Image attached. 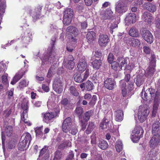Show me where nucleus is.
<instances>
[{
	"instance_id": "obj_50",
	"label": "nucleus",
	"mask_w": 160,
	"mask_h": 160,
	"mask_svg": "<svg viewBox=\"0 0 160 160\" xmlns=\"http://www.w3.org/2000/svg\"><path fill=\"white\" fill-rule=\"evenodd\" d=\"M8 75L5 74L2 77V82L4 84L6 87L8 86L9 83L7 79Z\"/></svg>"
},
{
	"instance_id": "obj_64",
	"label": "nucleus",
	"mask_w": 160,
	"mask_h": 160,
	"mask_svg": "<svg viewBox=\"0 0 160 160\" xmlns=\"http://www.w3.org/2000/svg\"><path fill=\"white\" fill-rule=\"evenodd\" d=\"M141 160H153L152 157L150 156L149 155H147L145 157L142 158Z\"/></svg>"
},
{
	"instance_id": "obj_19",
	"label": "nucleus",
	"mask_w": 160,
	"mask_h": 160,
	"mask_svg": "<svg viewBox=\"0 0 160 160\" xmlns=\"http://www.w3.org/2000/svg\"><path fill=\"white\" fill-rule=\"evenodd\" d=\"M92 114L91 111H88L85 114V116L84 117V122L82 120H81V125L82 127V129L84 130L87 125L86 122L89 120L90 116Z\"/></svg>"
},
{
	"instance_id": "obj_30",
	"label": "nucleus",
	"mask_w": 160,
	"mask_h": 160,
	"mask_svg": "<svg viewBox=\"0 0 160 160\" xmlns=\"http://www.w3.org/2000/svg\"><path fill=\"white\" fill-rule=\"evenodd\" d=\"M87 38L89 42H92L96 39V33L92 31L88 32L87 35Z\"/></svg>"
},
{
	"instance_id": "obj_38",
	"label": "nucleus",
	"mask_w": 160,
	"mask_h": 160,
	"mask_svg": "<svg viewBox=\"0 0 160 160\" xmlns=\"http://www.w3.org/2000/svg\"><path fill=\"white\" fill-rule=\"evenodd\" d=\"M98 145L100 148L103 150L106 149L108 147V143L103 140H101L99 141Z\"/></svg>"
},
{
	"instance_id": "obj_6",
	"label": "nucleus",
	"mask_w": 160,
	"mask_h": 160,
	"mask_svg": "<svg viewBox=\"0 0 160 160\" xmlns=\"http://www.w3.org/2000/svg\"><path fill=\"white\" fill-rule=\"evenodd\" d=\"M120 83V86L121 89L123 97H125L129 91H130L133 88V83L131 82L127 89L126 88V83L125 82L124 80H121Z\"/></svg>"
},
{
	"instance_id": "obj_1",
	"label": "nucleus",
	"mask_w": 160,
	"mask_h": 160,
	"mask_svg": "<svg viewBox=\"0 0 160 160\" xmlns=\"http://www.w3.org/2000/svg\"><path fill=\"white\" fill-rule=\"evenodd\" d=\"M149 112V108L146 105L140 106L138 112V118L141 122H143L147 118Z\"/></svg>"
},
{
	"instance_id": "obj_40",
	"label": "nucleus",
	"mask_w": 160,
	"mask_h": 160,
	"mask_svg": "<svg viewBox=\"0 0 160 160\" xmlns=\"http://www.w3.org/2000/svg\"><path fill=\"white\" fill-rule=\"evenodd\" d=\"M27 143H28L27 142H26V141H24L21 139L20 141L19 142L18 145L19 150L20 151H23L25 149Z\"/></svg>"
},
{
	"instance_id": "obj_46",
	"label": "nucleus",
	"mask_w": 160,
	"mask_h": 160,
	"mask_svg": "<svg viewBox=\"0 0 160 160\" xmlns=\"http://www.w3.org/2000/svg\"><path fill=\"white\" fill-rule=\"evenodd\" d=\"M28 81H27L25 80L21 81L19 83V85L18 88L20 89L23 88L28 85Z\"/></svg>"
},
{
	"instance_id": "obj_22",
	"label": "nucleus",
	"mask_w": 160,
	"mask_h": 160,
	"mask_svg": "<svg viewBox=\"0 0 160 160\" xmlns=\"http://www.w3.org/2000/svg\"><path fill=\"white\" fill-rule=\"evenodd\" d=\"M43 126L37 127L34 129L37 137L43 139H45L46 138L47 136L42 132L43 129Z\"/></svg>"
},
{
	"instance_id": "obj_43",
	"label": "nucleus",
	"mask_w": 160,
	"mask_h": 160,
	"mask_svg": "<svg viewBox=\"0 0 160 160\" xmlns=\"http://www.w3.org/2000/svg\"><path fill=\"white\" fill-rule=\"evenodd\" d=\"M129 34L132 37H137L139 35V33L137 30L134 28H131L129 31Z\"/></svg>"
},
{
	"instance_id": "obj_9",
	"label": "nucleus",
	"mask_w": 160,
	"mask_h": 160,
	"mask_svg": "<svg viewBox=\"0 0 160 160\" xmlns=\"http://www.w3.org/2000/svg\"><path fill=\"white\" fill-rule=\"evenodd\" d=\"M155 60L153 59L150 61L149 67L147 69V72L146 75L147 77L149 78L152 76L155 71Z\"/></svg>"
},
{
	"instance_id": "obj_25",
	"label": "nucleus",
	"mask_w": 160,
	"mask_h": 160,
	"mask_svg": "<svg viewBox=\"0 0 160 160\" xmlns=\"http://www.w3.org/2000/svg\"><path fill=\"white\" fill-rule=\"evenodd\" d=\"M118 61L121 70L122 69V67L125 69L126 66L129 61L128 58H123L122 57L118 58Z\"/></svg>"
},
{
	"instance_id": "obj_42",
	"label": "nucleus",
	"mask_w": 160,
	"mask_h": 160,
	"mask_svg": "<svg viewBox=\"0 0 160 160\" xmlns=\"http://www.w3.org/2000/svg\"><path fill=\"white\" fill-rule=\"evenodd\" d=\"M63 24L65 25H67L70 24L72 20V18L68 17L66 14L63 15Z\"/></svg>"
},
{
	"instance_id": "obj_11",
	"label": "nucleus",
	"mask_w": 160,
	"mask_h": 160,
	"mask_svg": "<svg viewBox=\"0 0 160 160\" xmlns=\"http://www.w3.org/2000/svg\"><path fill=\"white\" fill-rule=\"evenodd\" d=\"M72 120L70 118L66 119L63 122L62 125V130L63 132L67 133L69 130V129L72 127Z\"/></svg>"
},
{
	"instance_id": "obj_18",
	"label": "nucleus",
	"mask_w": 160,
	"mask_h": 160,
	"mask_svg": "<svg viewBox=\"0 0 160 160\" xmlns=\"http://www.w3.org/2000/svg\"><path fill=\"white\" fill-rule=\"evenodd\" d=\"M128 4L123 0L119 1L118 3L116 4L115 10H127L128 5Z\"/></svg>"
},
{
	"instance_id": "obj_49",
	"label": "nucleus",
	"mask_w": 160,
	"mask_h": 160,
	"mask_svg": "<svg viewBox=\"0 0 160 160\" xmlns=\"http://www.w3.org/2000/svg\"><path fill=\"white\" fill-rule=\"evenodd\" d=\"M74 79L76 82H81L84 81L81 75L79 74L75 75Z\"/></svg>"
},
{
	"instance_id": "obj_21",
	"label": "nucleus",
	"mask_w": 160,
	"mask_h": 160,
	"mask_svg": "<svg viewBox=\"0 0 160 160\" xmlns=\"http://www.w3.org/2000/svg\"><path fill=\"white\" fill-rule=\"evenodd\" d=\"M115 85V82L112 79L107 78L104 81L105 87L108 89L112 90L113 89Z\"/></svg>"
},
{
	"instance_id": "obj_28",
	"label": "nucleus",
	"mask_w": 160,
	"mask_h": 160,
	"mask_svg": "<svg viewBox=\"0 0 160 160\" xmlns=\"http://www.w3.org/2000/svg\"><path fill=\"white\" fill-rule=\"evenodd\" d=\"M160 131V123L158 120L154 122L152 125V134L156 133Z\"/></svg>"
},
{
	"instance_id": "obj_37",
	"label": "nucleus",
	"mask_w": 160,
	"mask_h": 160,
	"mask_svg": "<svg viewBox=\"0 0 160 160\" xmlns=\"http://www.w3.org/2000/svg\"><path fill=\"white\" fill-rule=\"evenodd\" d=\"M109 119L108 118H104L100 124V128L101 129H103L107 128L108 127V122Z\"/></svg>"
},
{
	"instance_id": "obj_24",
	"label": "nucleus",
	"mask_w": 160,
	"mask_h": 160,
	"mask_svg": "<svg viewBox=\"0 0 160 160\" xmlns=\"http://www.w3.org/2000/svg\"><path fill=\"white\" fill-rule=\"evenodd\" d=\"M142 19L149 24H151L153 21L152 18L150 15V13L148 11H146L144 13Z\"/></svg>"
},
{
	"instance_id": "obj_41",
	"label": "nucleus",
	"mask_w": 160,
	"mask_h": 160,
	"mask_svg": "<svg viewBox=\"0 0 160 160\" xmlns=\"http://www.w3.org/2000/svg\"><path fill=\"white\" fill-rule=\"evenodd\" d=\"M116 151L120 152L122 150V144L121 141L118 140L116 141L115 145Z\"/></svg>"
},
{
	"instance_id": "obj_63",
	"label": "nucleus",
	"mask_w": 160,
	"mask_h": 160,
	"mask_svg": "<svg viewBox=\"0 0 160 160\" xmlns=\"http://www.w3.org/2000/svg\"><path fill=\"white\" fill-rule=\"evenodd\" d=\"M91 143L92 144H95L96 143V137L94 134L92 135L91 136Z\"/></svg>"
},
{
	"instance_id": "obj_29",
	"label": "nucleus",
	"mask_w": 160,
	"mask_h": 160,
	"mask_svg": "<svg viewBox=\"0 0 160 160\" xmlns=\"http://www.w3.org/2000/svg\"><path fill=\"white\" fill-rule=\"evenodd\" d=\"M31 33L29 32L28 33V35H27L24 37L22 38V42L23 44H24L23 46L25 45V47H26L28 43L31 41Z\"/></svg>"
},
{
	"instance_id": "obj_33",
	"label": "nucleus",
	"mask_w": 160,
	"mask_h": 160,
	"mask_svg": "<svg viewBox=\"0 0 160 160\" xmlns=\"http://www.w3.org/2000/svg\"><path fill=\"white\" fill-rule=\"evenodd\" d=\"M48 147L45 146L41 150L40 152L39 157L42 156L43 155L45 154L46 156L45 159V160L47 159L49 157V150L48 149Z\"/></svg>"
},
{
	"instance_id": "obj_13",
	"label": "nucleus",
	"mask_w": 160,
	"mask_h": 160,
	"mask_svg": "<svg viewBox=\"0 0 160 160\" xmlns=\"http://www.w3.org/2000/svg\"><path fill=\"white\" fill-rule=\"evenodd\" d=\"M136 21V15L134 13H129L125 18L126 25H129L135 22Z\"/></svg>"
},
{
	"instance_id": "obj_48",
	"label": "nucleus",
	"mask_w": 160,
	"mask_h": 160,
	"mask_svg": "<svg viewBox=\"0 0 160 160\" xmlns=\"http://www.w3.org/2000/svg\"><path fill=\"white\" fill-rule=\"evenodd\" d=\"M56 72L55 68L54 67H51L49 69L47 74V77L50 78Z\"/></svg>"
},
{
	"instance_id": "obj_26",
	"label": "nucleus",
	"mask_w": 160,
	"mask_h": 160,
	"mask_svg": "<svg viewBox=\"0 0 160 160\" xmlns=\"http://www.w3.org/2000/svg\"><path fill=\"white\" fill-rule=\"evenodd\" d=\"M144 78L145 76L142 74H139L137 76V78L134 79V82L138 86H140L142 84Z\"/></svg>"
},
{
	"instance_id": "obj_8",
	"label": "nucleus",
	"mask_w": 160,
	"mask_h": 160,
	"mask_svg": "<svg viewBox=\"0 0 160 160\" xmlns=\"http://www.w3.org/2000/svg\"><path fill=\"white\" fill-rule=\"evenodd\" d=\"M160 142V135L158 133L153 134L150 141V147L155 148L159 144Z\"/></svg>"
},
{
	"instance_id": "obj_60",
	"label": "nucleus",
	"mask_w": 160,
	"mask_h": 160,
	"mask_svg": "<svg viewBox=\"0 0 160 160\" xmlns=\"http://www.w3.org/2000/svg\"><path fill=\"white\" fill-rule=\"evenodd\" d=\"M93 54L96 58H99L102 56V53L98 50H95L94 52H93Z\"/></svg>"
},
{
	"instance_id": "obj_12",
	"label": "nucleus",
	"mask_w": 160,
	"mask_h": 160,
	"mask_svg": "<svg viewBox=\"0 0 160 160\" xmlns=\"http://www.w3.org/2000/svg\"><path fill=\"white\" fill-rule=\"evenodd\" d=\"M151 97L154 100L152 111V116L155 117L156 115L158 107L160 103V97L154 96Z\"/></svg>"
},
{
	"instance_id": "obj_17",
	"label": "nucleus",
	"mask_w": 160,
	"mask_h": 160,
	"mask_svg": "<svg viewBox=\"0 0 160 160\" xmlns=\"http://www.w3.org/2000/svg\"><path fill=\"white\" fill-rule=\"evenodd\" d=\"M87 63L84 59H81L79 60L77 67L78 71L80 72H82L86 69Z\"/></svg>"
},
{
	"instance_id": "obj_47",
	"label": "nucleus",
	"mask_w": 160,
	"mask_h": 160,
	"mask_svg": "<svg viewBox=\"0 0 160 160\" xmlns=\"http://www.w3.org/2000/svg\"><path fill=\"white\" fill-rule=\"evenodd\" d=\"M111 64L112 69L114 71L121 70L118 62L114 61Z\"/></svg>"
},
{
	"instance_id": "obj_15",
	"label": "nucleus",
	"mask_w": 160,
	"mask_h": 160,
	"mask_svg": "<svg viewBox=\"0 0 160 160\" xmlns=\"http://www.w3.org/2000/svg\"><path fill=\"white\" fill-rule=\"evenodd\" d=\"M109 42L108 37L104 34H101L99 36L98 43L101 46H105Z\"/></svg>"
},
{
	"instance_id": "obj_44",
	"label": "nucleus",
	"mask_w": 160,
	"mask_h": 160,
	"mask_svg": "<svg viewBox=\"0 0 160 160\" xmlns=\"http://www.w3.org/2000/svg\"><path fill=\"white\" fill-rule=\"evenodd\" d=\"M135 63L132 62V61H129V63L127 64L126 66L125 69L126 70H128L131 71L135 67Z\"/></svg>"
},
{
	"instance_id": "obj_55",
	"label": "nucleus",
	"mask_w": 160,
	"mask_h": 160,
	"mask_svg": "<svg viewBox=\"0 0 160 160\" xmlns=\"http://www.w3.org/2000/svg\"><path fill=\"white\" fill-rule=\"evenodd\" d=\"M66 14L68 16V17L72 18L73 16V11H64L63 15H65Z\"/></svg>"
},
{
	"instance_id": "obj_36",
	"label": "nucleus",
	"mask_w": 160,
	"mask_h": 160,
	"mask_svg": "<svg viewBox=\"0 0 160 160\" xmlns=\"http://www.w3.org/2000/svg\"><path fill=\"white\" fill-rule=\"evenodd\" d=\"M12 127L11 126H7L5 130V132H2V139L3 138V134H4V133L8 136L11 135L12 132Z\"/></svg>"
},
{
	"instance_id": "obj_59",
	"label": "nucleus",
	"mask_w": 160,
	"mask_h": 160,
	"mask_svg": "<svg viewBox=\"0 0 160 160\" xmlns=\"http://www.w3.org/2000/svg\"><path fill=\"white\" fill-rule=\"evenodd\" d=\"M6 69V64L3 63H0V72H3Z\"/></svg>"
},
{
	"instance_id": "obj_53",
	"label": "nucleus",
	"mask_w": 160,
	"mask_h": 160,
	"mask_svg": "<svg viewBox=\"0 0 160 160\" xmlns=\"http://www.w3.org/2000/svg\"><path fill=\"white\" fill-rule=\"evenodd\" d=\"M70 92L71 94L74 96H78L79 94V93L75 88L73 86H71L70 88Z\"/></svg>"
},
{
	"instance_id": "obj_56",
	"label": "nucleus",
	"mask_w": 160,
	"mask_h": 160,
	"mask_svg": "<svg viewBox=\"0 0 160 160\" xmlns=\"http://www.w3.org/2000/svg\"><path fill=\"white\" fill-rule=\"evenodd\" d=\"M61 153L59 151H57L56 152L54 160H60L61 157Z\"/></svg>"
},
{
	"instance_id": "obj_34",
	"label": "nucleus",
	"mask_w": 160,
	"mask_h": 160,
	"mask_svg": "<svg viewBox=\"0 0 160 160\" xmlns=\"http://www.w3.org/2000/svg\"><path fill=\"white\" fill-rule=\"evenodd\" d=\"M22 140H23L24 141H26L27 143L28 142L29 145L31 140L32 138L31 135L28 132L24 133L22 136Z\"/></svg>"
},
{
	"instance_id": "obj_20",
	"label": "nucleus",
	"mask_w": 160,
	"mask_h": 160,
	"mask_svg": "<svg viewBox=\"0 0 160 160\" xmlns=\"http://www.w3.org/2000/svg\"><path fill=\"white\" fill-rule=\"evenodd\" d=\"M142 36L144 39L148 43H151L153 42V36L149 31H146L145 32L142 34Z\"/></svg>"
},
{
	"instance_id": "obj_62",
	"label": "nucleus",
	"mask_w": 160,
	"mask_h": 160,
	"mask_svg": "<svg viewBox=\"0 0 160 160\" xmlns=\"http://www.w3.org/2000/svg\"><path fill=\"white\" fill-rule=\"evenodd\" d=\"M89 69H86L85 73H84V75L83 77V79L84 80H85L89 76Z\"/></svg>"
},
{
	"instance_id": "obj_57",
	"label": "nucleus",
	"mask_w": 160,
	"mask_h": 160,
	"mask_svg": "<svg viewBox=\"0 0 160 160\" xmlns=\"http://www.w3.org/2000/svg\"><path fill=\"white\" fill-rule=\"evenodd\" d=\"M114 60L113 55L111 53H110L108 58V61L109 63H111L113 62Z\"/></svg>"
},
{
	"instance_id": "obj_4",
	"label": "nucleus",
	"mask_w": 160,
	"mask_h": 160,
	"mask_svg": "<svg viewBox=\"0 0 160 160\" xmlns=\"http://www.w3.org/2000/svg\"><path fill=\"white\" fill-rule=\"evenodd\" d=\"M66 33L68 36L69 39L71 42L73 43L76 42L77 39L76 37L78 34L77 28L73 26H70L66 30Z\"/></svg>"
},
{
	"instance_id": "obj_5",
	"label": "nucleus",
	"mask_w": 160,
	"mask_h": 160,
	"mask_svg": "<svg viewBox=\"0 0 160 160\" xmlns=\"http://www.w3.org/2000/svg\"><path fill=\"white\" fill-rule=\"evenodd\" d=\"M63 85L62 79L57 77L54 80L52 84L53 88L57 93H61L63 90Z\"/></svg>"
},
{
	"instance_id": "obj_51",
	"label": "nucleus",
	"mask_w": 160,
	"mask_h": 160,
	"mask_svg": "<svg viewBox=\"0 0 160 160\" xmlns=\"http://www.w3.org/2000/svg\"><path fill=\"white\" fill-rule=\"evenodd\" d=\"M147 91H148V89L147 90L146 92L144 91V90H143V89L141 93V96L143 100L145 101L147 100L148 99V93H149V92L148 91L147 92Z\"/></svg>"
},
{
	"instance_id": "obj_14",
	"label": "nucleus",
	"mask_w": 160,
	"mask_h": 160,
	"mask_svg": "<svg viewBox=\"0 0 160 160\" xmlns=\"http://www.w3.org/2000/svg\"><path fill=\"white\" fill-rule=\"evenodd\" d=\"M54 55L55 53L52 52V50L50 49L48 56H46L44 55L43 56H42L40 58L44 64H45L46 62H49V61L51 63L52 62V61L54 58Z\"/></svg>"
},
{
	"instance_id": "obj_3",
	"label": "nucleus",
	"mask_w": 160,
	"mask_h": 160,
	"mask_svg": "<svg viewBox=\"0 0 160 160\" xmlns=\"http://www.w3.org/2000/svg\"><path fill=\"white\" fill-rule=\"evenodd\" d=\"M144 131L142 128L140 126L135 127L134 130L132 131L131 136V138L134 142H137L141 138L143 134Z\"/></svg>"
},
{
	"instance_id": "obj_54",
	"label": "nucleus",
	"mask_w": 160,
	"mask_h": 160,
	"mask_svg": "<svg viewBox=\"0 0 160 160\" xmlns=\"http://www.w3.org/2000/svg\"><path fill=\"white\" fill-rule=\"evenodd\" d=\"M70 130H69V132L70 133L73 135H75L77 132L78 130L77 128L74 125H72V127L70 128Z\"/></svg>"
},
{
	"instance_id": "obj_45",
	"label": "nucleus",
	"mask_w": 160,
	"mask_h": 160,
	"mask_svg": "<svg viewBox=\"0 0 160 160\" xmlns=\"http://www.w3.org/2000/svg\"><path fill=\"white\" fill-rule=\"evenodd\" d=\"M71 142L66 140L64 141L59 146L60 148H63L66 147H70L71 146Z\"/></svg>"
},
{
	"instance_id": "obj_23",
	"label": "nucleus",
	"mask_w": 160,
	"mask_h": 160,
	"mask_svg": "<svg viewBox=\"0 0 160 160\" xmlns=\"http://www.w3.org/2000/svg\"><path fill=\"white\" fill-rule=\"evenodd\" d=\"M80 87L82 89L84 88L88 91H90L93 88L94 85L91 82L88 80L85 83H81Z\"/></svg>"
},
{
	"instance_id": "obj_32",
	"label": "nucleus",
	"mask_w": 160,
	"mask_h": 160,
	"mask_svg": "<svg viewBox=\"0 0 160 160\" xmlns=\"http://www.w3.org/2000/svg\"><path fill=\"white\" fill-rule=\"evenodd\" d=\"M115 119L117 121H122L123 118V113L121 110H118L115 112Z\"/></svg>"
},
{
	"instance_id": "obj_16",
	"label": "nucleus",
	"mask_w": 160,
	"mask_h": 160,
	"mask_svg": "<svg viewBox=\"0 0 160 160\" xmlns=\"http://www.w3.org/2000/svg\"><path fill=\"white\" fill-rule=\"evenodd\" d=\"M55 117V115L53 112H47L43 115V120L45 122L48 123L52 122Z\"/></svg>"
},
{
	"instance_id": "obj_58",
	"label": "nucleus",
	"mask_w": 160,
	"mask_h": 160,
	"mask_svg": "<svg viewBox=\"0 0 160 160\" xmlns=\"http://www.w3.org/2000/svg\"><path fill=\"white\" fill-rule=\"evenodd\" d=\"M75 112L78 115L80 116L83 112V108L81 107H78L76 108Z\"/></svg>"
},
{
	"instance_id": "obj_10",
	"label": "nucleus",
	"mask_w": 160,
	"mask_h": 160,
	"mask_svg": "<svg viewBox=\"0 0 160 160\" xmlns=\"http://www.w3.org/2000/svg\"><path fill=\"white\" fill-rule=\"evenodd\" d=\"M156 87L157 88V90L155 92L154 89L150 88L148 89V91L149 92L151 97L156 96L160 97V79L157 82ZM148 92V91H147Z\"/></svg>"
},
{
	"instance_id": "obj_2",
	"label": "nucleus",
	"mask_w": 160,
	"mask_h": 160,
	"mask_svg": "<svg viewBox=\"0 0 160 160\" xmlns=\"http://www.w3.org/2000/svg\"><path fill=\"white\" fill-rule=\"evenodd\" d=\"M24 102H22V106L23 109V112L21 115V121L24 122L26 125L28 126H30L32 125V123L30 122L27 119L28 118V100L26 98H25Z\"/></svg>"
},
{
	"instance_id": "obj_39",
	"label": "nucleus",
	"mask_w": 160,
	"mask_h": 160,
	"mask_svg": "<svg viewBox=\"0 0 160 160\" xmlns=\"http://www.w3.org/2000/svg\"><path fill=\"white\" fill-rule=\"evenodd\" d=\"M144 8L146 10H156V6L152 3L148 2L143 5Z\"/></svg>"
},
{
	"instance_id": "obj_31",
	"label": "nucleus",
	"mask_w": 160,
	"mask_h": 160,
	"mask_svg": "<svg viewBox=\"0 0 160 160\" xmlns=\"http://www.w3.org/2000/svg\"><path fill=\"white\" fill-rule=\"evenodd\" d=\"M128 42L130 45L133 47L138 46L140 44V42L138 40L135 39L133 38H131L129 39Z\"/></svg>"
},
{
	"instance_id": "obj_7",
	"label": "nucleus",
	"mask_w": 160,
	"mask_h": 160,
	"mask_svg": "<svg viewBox=\"0 0 160 160\" xmlns=\"http://www.w3.org/2000/svg\"><path fill=\"white\" fill-rule=\"evenodd\" d=\"M74 58L72 55H69L67 58L65 59L63 65L69 69H72L75 65Z\"/></svg>"
},
{
	"instance_id": "obj_61",
	"label": "nucleus",
	"mask_w": 160,
	"mask_h": 160,
	"mask_svg": "<svg viewBox=\"0 0 160 160\" xmlns=\"http://www.w3.org/2000/svg\"><path fill=\"white\" fill-rule=\"evenodd\" d=\"M6 7V2H3L0 3V10H5Z\"/></svg>"
},
{
	"instance_id": "obj_52",
	"label": "nucleus",
	"mask_w": 160,
	"mask_h": 160,
	"mask_svg": "<svg viewBox=\"0 0 160 160\" xmlns=\"http://www.w3.org/2000/svg\"><path fill=\"white\" fill-rule=\"evenodd\" d=\"M94 127V123L92 122H90L86 131V133L88 134L91 133Z\"/></svg>"
},
{
	"instance_id": "obj_35",
	"label": "nucleus",
	"mask_w": 160,
	"mask_h": 160,
	"mask_svg": "<svg viewBox=\"0 0 160 160\" xmlns=\"http://www.w3.org/2000/svg\"><path fill=\"white\" fill-rule=\"evenodd\" d=\"M102 64V61L100 60H95L92 62V65L95 69H98Z\"/></svg>"
},
{
	"instance_id": "obj_27",
	"label": "nucleus",
	"mask_w": 160,
	"mask_h": 160,
	"mask_svg": "<svg viewBox=\"0 0 160 160\" xmlns=\"http://www.w3.org/2000/svg\"><path fill=\"white\" fill-rule=\"evenodd\" d=\"M24 74L21 71L16 73L11 81V84L13 85L15 84L22 77Z\"/></svg>"
}]
</instances>
